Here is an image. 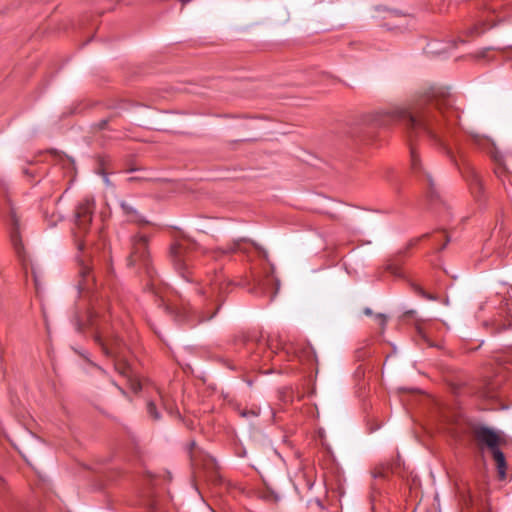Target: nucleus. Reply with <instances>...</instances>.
Returning <instances> with one entry per match:
<instances>
[{
  "label": "nucleus",
  "instance_id": "25",
  "mask_svg": "<svg viewBox=\"0 0 512 512\" xmlns=\"http://www.w3.org/2000/svg\"><path fill=\"white\" fill-rule=\"evenodd\" d=\"M136 180H138V178H136V177H130V178H128V181H130V182H132V181H136Z\"/></svg>",
  "mask_w": 512,
  "mask_h": 512
},
{
  "label": "nucleus",
  "instance_id": "17",
  "mask_svg": "<svg viewBox=\"0 0 512 512\" xmlns=\"http://www.w3.org/2000/svg\"><path fill=\"white\" fill-rule=\"evenodd\" d=\"M121 208L123 209V211L129 215V214H132V213H135V210L127 203L125 202H122L121 203Z\"/></svg>",
  "mask_w": 512,
  "mask_h": 512
},
{
  "label": "nucleus",
  "instance_id": "20",
  "mask_svg": "<svg viewBox=\"0 0 512 512\" xmlns=\"http://www.w3.org/2000/svg\"><path fill=\"white\" fill-rule=\"evenodd\" d=\"M418 241H419V239L411 240V241L408 243V245H407V247H406V250H408L409 248H411V247L415 246V245L418 243Z\"/></svg>",
  "mask_w": 512,
  "mask_h": 512
},
{
  "label": "nucleus",
  "instance_id": "11",
  "mask_svg": "<svg viewBox=\"0 0 512 512\" xmlns=\"http://www.w3.org/2000/svg\"><path fill=\"white\" fill-rule=\"evenodd\" d=\"M491 453H492L493 459L495 460V463H496L499 478L501 480H503L506 477V469H507L505 456L500 449H495V451H493Z\"/></svg>",
  "mask_w": 512,
  "mask_h": 512
},
{
  "label": "nucleus",
  "instance_id": "6",
  "mask_svg": "<svg viewBox=\"0 0 512 512\" xmlns=\"http://www.w3.org/2000/svg\"><path fill=\"white\" fill-rule=\"evenodd\" d=\"M77 262L79 266L78 275L80 278L78 282L79 290L88 291L93 287L95 282L91 256L83 253L77 257Z\"/></svg>",
  "mask_w": 512,
  "mask_h": 512
},
{
  "label": "nucleus",
  "instance_id": "5",
  "mask_svg": "<svg viewBox=\"0 0 512 512\" xmlns=\"http://www.w3.org/2000/svg\"><path fill=\"white\" fill-rule=\"evenodd\" d=\"M129 265L149 268L150 254L148 251V239L144 235L135 236L132 240V251L128 257Z\"/></svg>",
  "mask_w": 512,
  "mask_h": 512
},
{
  "label": "nucleus",
  "instance_id": "13",
  "mask_svg": "<svg viewBox=\"0 0 512 512\" xmlns=\"http://www.w3.org/2000/svg\"><path fill=\"white\" fill-rule=\"evenodd\" d=\"M389 470H390L389 463H381V464L376 465L372 469L371 475L373 478H386Z\"/></svg>",
  "mask_w": 512,
  "mask_h": 512
},
{
  "label": "nucleus",
  "instance_id": "27",
  "mask_svg": "<svg viewBox=\"0 0 512 512\" xmlns=\"http://www.w3.org/2000/svg\"><path fill=\"white\" fill-rule=\"evenodd\" d=\"M158 394H159L161 400L163 401V395L161 394V392L159 390H158Z\"/></svg>",
  "mask_w": 512,
  "mask_h": 512
},
{
  "label": "nucleus",
  "instance_id": "26",
  "mask_svg": "<svg viewBox=\"0 0 512 512\" xmlns=\"http://www.w3.org/2000/svg\"><path fill=\"white\" fill-rule=\"evenodd\" d=\"M182 5H185L186 3H188L190 0H180Z\"/></svg>",
  "mask_w": 512,
  "mask_h": 512
},
{
  "label": "nucleus",
  "instance_id": "3",
  "mask_svg": "<svg viewBox=\"0 0 512 512\" xmlns=\"http://www.w3.org/2000/svg\"><path fill=\"white\" fill-rule=\"evenodd\" d=\"M94 213V201L85 199L82 202H80L76 208L75 211V225H76V231H75V237H76V243L77 248L79 251H83L86 243L84 240L81 239V237L86 234L89 230L92 217Z\"/></svg>",
  "mask_w": 512,
  "mask_h": 512
},
{
  "label": "nucleus",
  "instance_id": "4",
  "mask_svg": "<svg viewBox=\"0 0 512 512\" xmlns=\"http://www.w3.org/2000/svg\"><path fill=\"white\" fill-rule=\"evenodd\" d=\"M189 246L190 244L182 241L173 244L170 248V258L175 269L187 281L191 280L189 273L186 274L185 272L188 269L189 263L191 262Z\"/></svg>",
  "mask_w": 512,
  "mask_h": 512
},
{
  "label": "nucleus",
  "instance_id": "21",
  "mask_svg": "<svg viewBox=\"0 0 512 512\" xmlns=\"http://www.w3.org/2000/svg\"><path fill=\"white\" fill-rule=\"evenodd\" d=\"M234 251H236V247H235V246L230 247V248H228V249H226V250H221V253H223V254H229V253H232V252H234Z\"/></svg>",
  "mask_w": 512,
  "mask_h": 512
},
{
  "label": "nucleus",
  "instance_id": "18",
  "mask_svg": "<svg viewBox=\"0 0 512 512\" xmlns=\"http://www.w3.org/2000/svg\"><path fill=\"white\" fill-rule=\"evenodd\" d=\"M376 319H377V321L379 322V325H380L381 327H385V325H386V323H387V318H386V316H385L384 314H380V313H379V314H377V315H376Z\"/></svg>",
  "mask_w": 512,
  "mask_h": 512
},
{
  "label": "nucleus",
  "instance_id": "1",
  "mask_svg": "<svg viewBox=\"0 0 512 512\" xmlns=\"http://www.w3.org/2000/svg\"><path fill=\"white\" fill-rule=\"evenodd\" d=\"M458 120L459 114L450 106L446 92L431 88L421 96L413 111L403 108L379 111L375 121L379 126L395 122L405 125L410 141L411 169L418 177H425L432 188V177L424 170L413 141L420 134H425L435 144L444 146L446 137L454 132Z\"/></svg>",
  "mask_w": 512,
  "mask_h": 512
},
{
  "label": "nucleus",
  "instance_id": "23",
  "mask_svg": "<svg viewBox=\"0 0 512 512\" xmlns=\"http://www.w3.org/2000/svg\"><path fill=\"white\" fill-rule=\"evenodd\" d=\"M444 236H445L446 241H445L444 245L440 248L441 250L444 249L446 247L447 243L449 242V237L447 235H444Z\"/></svg>",
  "mask_w": 512,
  "mask_h": 512
},
{
  "label": "nucleus",
  "instance_id": "15",
  "mask_svg": "<svg viewBox=\"0 0 512 512\" xmlns=\"http://www.w3.org/2000/svg\"><path fill=\"white\" fill-rule=\"evenodd\" d=\"M147 412L154 420L160 419V414L157 411L156 405L153 401H149L147 403Z\"/></svg>",
  "mask_w": 512,
  "mask_h": 512
},
{
  "label": "nucleus",
  "instance_id": "7",
  "mask_svg": "<svg viewBox=\"0 0 512 512\" xmlns=\"http://www.w3.org/2000/svg\"><path fill=\"white\" fill-rule=\"evenodd\" d=\"M6 222L9 226L11 243L18 256L21 257L23 253V244L20 237V216L18 215L16 207L13 205H10L9 207Z\"/></svg>",
  "mask_w": 512,
  "mask_h": 512
},
{
  "label": "nucleus",
  "instance_id": "12",
  "mask_svg": "<svg viewBox=\"0 0 512 512\" xmlns=\"http://www.w3.org/2000/svg\"><path fill=\"white\" fill-rule=\"evenodd\" d=\"M468 185L470 188L471 193L475 198H479L482 195L483 192V185L482 181L478 174L475 172H471L470 176L467 179Z\"/></svg>",
  "mask_w": 512,
  "mask_h": 512
},
{
  "label": "nucleus",
  "instance_id": "8",
  "mask_svg": "<svg viewBox=\"0 0 512 512\" xmlns=\"http://www.w3.org/2000/svg\"><path fill=\"white\" fill-rule=\"evenodd\" d=\"M473 435L480 445H485L491 452L495 451V449H499L501 438L492 428L486 426L475 427Z\"/></svg>",
  "mask_w": 512,
  "mask_h": 512
},
{
  "label": "nucleus",
  "instance_id": "16",
  "mask_svg": "<svg viewBox=\"0 0 512 512\" xmlns=\"http://www.w3.org/2000/svg\"><path fill=\"white\" fill-rule=\"evenodd\" d=\"M219 219L218 218H205L203 223H202V231L203 232H208L209 230H212V224L218 222Z\"/></svg>",
  "mask_w": 512,
  "mask_h": 512
},
{
  "label": "nucleus",
  "instance_id": "22",
  "mask_svg": "<svg viewBox=\"0 0 512 512\" xmlns=\"http://www.w3.org/2000/svg\"><path fill=\"white\" fill-rule=\"evenodd\" d=\"M32 274H33L35 286H36V288H38V285H39L38 284V276L34 270L32 271Z\"/></svg>",
  "mask_w": 512,
  "mask_h": 512
},
{
  "label": "nucleus",
  "instance_id": "2",
  "mask_svg": "<svg viewBox=\"0 0 512 512\" xmlns=\"http://www.w3.org/2000/svg\"><path fill=\"white\" fill-rule=\"evenodd\" d=\"M230 286L231 282L227 280L221 271H218L209 279L205 287L198 290L201 295L205 296L207 300L216 305L213 314L206 319H211L215 315L216 311L220 308L224 295L228 293Z\"/></svg>",
  "mask_w": 512,
  "mask_h": 512
},
{
  "label": "nucleus",
  "instance_id": "19",
  "mask_svg": "<svg viewBox=\"0 0 512 512\" xmlns=\"http://www.w3.org/2000/svg\"><path fill=\"white\" fill-rule=\"evenodd\" d=\"M109 122V119H103L101 121H99L97 124H96V127L99 129V130H103L107 127V124Z\"/></svg>",
  "mask_w": 512,
  "mask_h": 512
},
{
  "label": "nucleus",
  "instance_id": "9",
  "mask_svg": "<svg viewBox=\"0 0 512 512\" xmlns=\"http://www.w3.org/2000/svg\"><path fill=\"white\" fill-rule=\"evenodd\" d=\"M115 370L119 375L126 379L130 389L137 393L141 390V383L136 375L133 373L131 366L123 359H116L114 362Z\"/></svg>",
  "mask_w": 512,
  "mask_h": 512
},
{
  "label": "nucleus",
  "instance_id": "14",
  "mask_svg": "<svg viewBox=\"0 0 512 512\" xmlns=\"http://www.w3.org/2000/svg\"><path fill=\"white\" fill-rule=\"evenodd\" d=\"M412 289L413 291L418 294L420 297L422 298H425L427 300H430V301H435L437 300V297L430 294V293H427L421 286L417 285V284H412Z\"/></svg>",
  "mask_w": 512,
  "mask_h": 512
},
{
  "label": "nucleus",
  "instance_id": "24",
  "mask_svg": "<svg viewBox=\"0 0 512 512\" xmlns=\"http://www.w3.org/2000/svg\"><path fill=\"white\" fill-rule=\"evenodd\" d=\"M365 314H367V315H371V314H372V311H371L369 308H366V309H365Z\"/></svg>",
  "mask_w": 512,
  "mask_h": 512
},
{
  "label": "nucleus",
  "instance_id": "10",
  "mask_svg": "<svg viewBox=\"0 0 512 512\" xmlns=\"http://www.w3.org/2000/svg\"><path fill=\"white\" fill-rule=\"evenodd\" d=\"M96 343L99 344L102 351L107 356H116V354L119 352V340L117 338L108 340L104 338L101 334L97 333L94 337Z\"/></svg>",
  "mask_w": 512,
  "mask_h": 512
}]
</instances>
